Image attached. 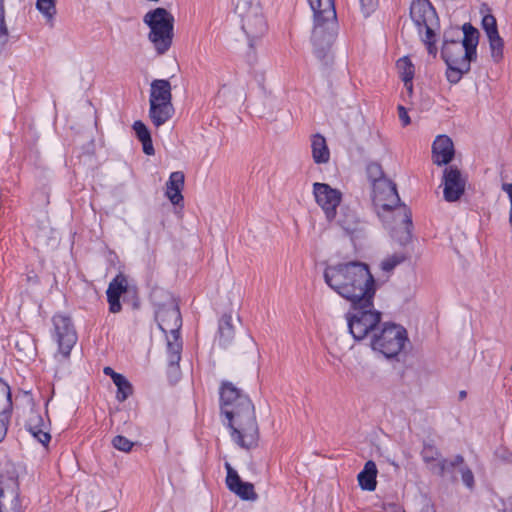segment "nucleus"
<instances>
[{
	"label": "nucleus",
	"mask_w": 512,
	"mask_h": 512,
	"mask_svg": "<svg viewBox=\"0 0 512 512\" xmlns=\"http://www.w3.org/2000/svg\"><path fill=\"white\" fill-rule=\"evenodd\" d=\"M226 420L231 441L242 449L257 446L259 427L255 407L249 396L226 382Z\"/></svg>",
	"instance_id": "1"
},
{
	"label": "nucleus",
	"mask_w": 512,
	"mask_h": 512,
	"mask_svg": "<svg viewBox=\"0 0 512 512\" xmlns=\"http://www.w3.org/2000/svg\"><path fill=\"white\" fill-rule=\"evenodd\" d=\"M369 177L372 178V200L377 209L378 215L386 225V213H392L395 225L391 227V233L399 242L408 241L411 234V213L403 205H400V198L395 184L382 175L380 166L372 164L368 167Z\"/></svg>",
	"instance_id": "2"
},
{
	"label": "nucleus",
	"mask_w": 512,
	"mask_h": 512,
	"mask_svg": "<svg viewBox=\"0 0 512 512\" xmlns=\"http://www.w3.org/2000/svg\"><path fill=\"white\" fill-rule=\"evenodd\" d=\"M326 284L349 302L375 295L376 286L369 267L361 262L329 265L324 271Z\"/></svg>",
	"instance_id": "3"
},
{
	"label": "nucleus",
	"mask_w": 512,
	"mask_h": 512,
	"mask_svg": "<svg viewBox=\"0 0 512 512\" xmlns=\"http://www.w3.org/2000/svg\"><path fill=\"white\" fill-rule=\"evenodd\" d=\"M463 40L446 41L442 47V57L447 65V80L458 83L463 74L470 70V63L476 58L479 33L471 24L463 25Z\"/></svg>",
	"instance_id": "4"
},
{
	"label": "nucleus",
	"mask_w": 512,
	"mask_h": 512,
	"mask_svg": "<svg viewBox=\"0 0 512 512\" xmlns=\"http://www.w3.org/2000/svg\"><path fill=\"white\" fill-rule=\"evenodd\" d=\"M235 13L241 20V29L247 44L243 56L247 64L253 66L258 61V48L267 31V22L261 6L253 0H238Z\"/></svg>",
	"instance_id": "5"
},
{
	"label": "nucleus",
	"mask_w": 512,
	"mask_h": 512,
	"mask_svg": "<svg viewBox=\"0 0 512 512\" xmlns=\"http://www.w3.org/2000/svg\"><path fill=\"white\" fill-rule=\"evenodd\" d=\"M156 320L166 335V353L170 367L178 366L181 360L183 342L180 336L182 318L176 300L170 295L164 304L158 305Z\"/></svg>",
	"instance_id": "6"
},
{
	"label": "nucleus",
	"mask_w": 512,
	"mask_h": 512,
	"mask_svg": "<svg viewBox=\"0 0 512 512\" xmlns=\"http://www.w3.org/2000/svg\"><path fill=\"white\" fill-rule=\"evenodd\" d=\"M374 295L368 294L356 301L350 302L346 313L349 332L355 340L371 337L381 323V313L374 307Z\"/></svg>",
	"instance_id": "7"
},
{
	"label": "nucleus",
	"mask_w": 512,
	"mask_h": 512,
	"mask_svg": "<svg viewBox=\"0 0 512 512\" xmlns=\"http://www.w3.org/2000/svg\"><path fill=\"white\" fill-rule=\"evenodd\" d=\"M143 22L149 28L148 40L158 55L165 54L171 47L174 36V16L164 8L148 11Z\"/></svg>",
	"instance_id": "8"
},
{
	"label": "nucleus",
	"mask_w": 512,
	"mask_h": 512,
	"mask_svg": "<svg viewBox=\"0 0 512 512\" xmlns=\"http://www.w3.org/2000/svg\"><path fill=\"white\" fill-rule=\"evenodd\" d=\"M410 17L428 53L436 56V30L439 27V21L432 4L428 0H413L410 6Z\"/></svg>",
	"instance_id": "9"
},
{
	"label": "nucleus",
	"mask_w": 512,
	"mask_h": 512,
	"mask_svg": "<svg viewBox=\"0 0 512 512\" xmlns=\"http://www.w3.org/2000/svg\"><path fill=\"white\" fill-rule=\"evenodd\" d=\"M312 30L310 40L317 57H323L331 48L338 32L336 12L312 11Z\"/></svg>",
	"instance_id": "10"
},
{
	"label": "nucleus",
	"mask_w": 512,
	"mask_h": 512,
	"mask_svg": "<svg viewBox=\"0 0 512 512\" xmlns=\"http://www.w3.org/2000/svg\"><path fill=\"white\" fill-rule=\"evenodd\" d=\"M369 339L370 346L374 351L386 358H393L403 350L408 337L405 328L401 325L384 323Z\"/></svg>",
	"instance_id": "11"
},
{
	"label": "nucleus",
	"mask_w": 512,
	"mask_h": 512,
	"mask_svg": "<svg viewBox=\"0 0 512 512\" xmlns=\"http://www.w3.org/2000/svg\"><path fill=\"white\" fill-rule=\"evenodd\" d=\"M171 85L168 80H153L150 85L149 116L156 127L166 123L173 115Z\"/></svg>",
	"instance_id": "12"
},
{
	"label": "nucleus",
	"mask_w": 512,
	"mask_h": 512,
	"mask_svg": "<svg viewBox=\"0 0 512 512\" xmlns=\"http://www.w3.org/2000/svg\"><path fill=\"white\" fill-rule=\"evenodd\" d=\"M52 338L57 344L54 360L59 366H65L70 359L71 350L77 342V334L68 316L57 314L52 318Z\"/></svg>",
	"instance_id": "13"
},
{
	"label": "nucleus",
	"mask_w": 512,
	"mask_h": 512,
	"mask_svg": "<svg viewBox=\"0 0 512 512\" xmlns=\"http://www.w3.org/2000/svg\"><path fill=\"white\" fill-rule=\"evenodd\" d=\"M313 196L328 221L336 220L337 208L342 202V192L327 183L315 182Z\"/></svg>",
	"instance_id": "14"
},
{
	"label": "nucleus",
	"mask_w": 512,
	"mask_h": 512,
	"mask_svg": "<svg viewBox=\"0 0 512 512\" xmlns=\"http://www.w3.org/2000/svg\"><path fill=\"white\" fill-rule=\"evenodd\" d=\"M226 486L239 499L246 502H256L258 494L254 484L242 480L238 472L226 463Z\"/></svg>",
	"instance_id": "15"
},
{
	"label": "nucleus",
	"mask_w": 512,
	"mask_h": 512,
	"mask_svg": "<svg viewBox=\"0 0 512 512\" xmlns=\"http://www.w3.org/2000/svg\"><path fill=\"white\" fill-rule=\"evenodd\" d=\"M444 199L455 202L463 195L466 186V178L457 168L450 166L443 172Z\"/></svg>",
	"instance_id": "16"
},
{
	"label": "nucleus",
	"mask_w": 512,
	"mask_h": 512,
	"mask_svg": "<svg viewBox=\"0 0 512 512\" xmlns=\"http://www.w3.org/2000/svg\"><path fill=\"white\" fill-rule=\"evenodd\" d=\"M0 512H20L18 487L14 479L0 477Z\"/></svg>",
	"instance_id": "17"
},
{
	"label": "nucleus",
	"mask_w": 512,
	"mask_h": 512,
	"mask_svg": "<svg viewBox=\"0 0 512 512\" xmlns=\"http://www.w3.org/2000/svg\"><path fill=\"white\" fill-rule=\"evenodd\" d=\"M128 292L127 278L119 274L109 284L106 291L107 301L109 303V311L111 313H118L121 311L120 297Z\"/></svg>",
	"instance_id": "18"
},
{
	"label": "nucleus",
	"mask_w": 512,
	"mask_h": 512,
	"mask_svg": "<svg viewBox=\"0 0 512 512\" xmlns=\"http://www.w3.org/2000/svg\"><path fill=\"white\" fill-rule=\"evenodd\" d=\"M454 156V145L446 135L437 136L432 146V159L438 166L448 164Z\"/></svg>",
	"instance_id": "19"
},
{
	"label": "nucleus",
	"mask_w": 512,
	"mask_h": 512,
	"mask_svg": "<svg viewBox=\"0 0 512 512\" xmlns=\"http://www.w3.org/2000/svg\"><path fill=\"white\" fill-rule=\"evenodd\" d=\"M48 423L36 412H32L27 427L29 432L37 439L41 444L47 446L50 442L51 436L48 432Z\"/></svg>",
	"instance_id": "20"
},
{
	"label": "nucleus",
	"mask_w": 512,
	"mask_h": 512,
	"mask_svg": "<svg viewBox=\"0 0 512 512\" xmlns=\"http://www.w3.org/2000/svg\"><path fill=\"white\" fill-rule=\"evenodd\" d=\"M377 466L374 461L369 460L365 463L364 468L358 474L357 480L360 488L365 491L372 492L377 486Z\"/></svg>",
	"instance_id": "21"
},
{
	"label": "nucleus",
	"mask_w": 512,
	"mask_h": 512,
	"mask_svg": "<svg viewBox=\"0 0 512 512\" xmlns=\"http://www.w3.org/2000/svg\"><path fill=\"white\" fill-rule=\"evenodd\" d=\"M184 185V174L180 171L171 173L166 184V196L173 204H179L183 197L181 194Z\"/></svg>",
	"instance_id": "22"
},
{
	"label": "nucleus",
	"mask_w": 512,
	"mask_h": 512,
	"mask_svg": "<svg viewBox=\"0 0 512 512\" xmlns=\"http://www.w3.org/2000/svg\"><path fill=\"white\" fill-rule=\"evenodd\" d=\"M313 160L318 163H327L330 159V152L326 140L321 135H315L311 143Z\"/></svg>",
	"instance_id": "23"
},
{
	"label": "nucleus",
	"mask_w": 512,
	"mask_h": 512,
	"mask_svg": "<svg viewBox=\"0 0 512 512\" xmlns=\"http://www.w3.org/2000/svg\"><path fill=\"white\" fill-rule=\"evenodd\" d=\"M35 7L45 19L46 24L53 26L57 14L56 0H37Z\"/></svg>",
	"instance_id": "24"
},
{
	"label": "nucleus",
	"mask_w": 512,
	"mask_h": 512,
	"mask_svg": "<svg viewBox=\"0 0 512 512\" xmlns=\"http://www.w3.org/2000/svg\"><path fill=\"white\" fill-rule=\"evenodd\" d=\"M405 259L406 256L402 252L389 254L380 261L379 268L384 274L390 275L397 266L405 261Z\"/></svg>",
	"instance_id": "25"
},
{
	"label": "nucleus",
	"mask_w": 512,
	"mask_h": 512,
	"mask_svg": "<svg viewBox=\"0 0 512 512\" xmlns=\"http://www.w3.org/2000/svg\"><path fill=\"white\" fill-rule=\"evenodd\" d=\"M113 383L117 387L116 398L119 402L125 401L132 394V385L125 376L116 375Z\"/></svg>",
	"instance_id": "26"
},
{
	"label": "nucleus",
	"mask_w": 512,
	"mask_h": 512,
	"mask_svg": "<svg viewBox=\"0 0 512 512\" xmlns=\"http://www.w3.org/2000/svg\"><path fill=\"white\" fill-rule=\"evenodd\" d=\"M9 29L6 22L5 1L0 0V53L8 43Z\"/></svg>",
	"instance_id": "27"
},
{
	"label": "nucleus",
	"mask_w": 512,
	"mask_h": 512,
	"mask_svg": "<svg viewBox=\"0 0 512 512\" xmlns=\"http://www.w3.org/2000/svg\"><path fill=\"white\" fill-rule=\"evenodd\" d=\"M396 67L399 73V76L402 80H413L414 78V65L410 61V59L406 56L400 58L397 63Z\"/></svg>",
	"instance_id": "28"
},
{
	"label": "nucleus",
	"mask_w": 512,
	"mask_h": 512,
	"mask_svg": "<svg viewBox=\"0 0 512 512\" xmlns=\"http://www.w3.org/2000/svg\"><path fill=\"white\" fill-rule=\"evenodd\" d=\"M491 57L495 62H499L503 58L504 42L499 33L496 35L488 36Z\"/></svg>",
	"instance_id": "29"
},
{
	"label": "nucleus",
	"mask_w": 512,
	"mask_h": 512,
	"mask_svg": "<svg viewBox=\"0 0 512 512\" xmlns=\"http://www.w3.org/2000/svg\"><path fill=\"white\" fill-rule=\"evenodd\" d=\"M482 13V28L486 33V36H492L498 34L497 22L495 17L489 13L488 9H481Z\"/></svg>",
	"instance_id": "30"
},
{
	"label": "nucleus",
	"mask_w": 512,
	"mask_h": 512,
	"mask_svg": "<svg viewBox=\"0 0 512 512\" xmlns=\"http://www.w3.org/2000/svg\"><path fill=\"white\" fill-rule=\"evenodd\" d=\"M12 405L9 385L0 378V413L10 410Z\"/></svg>",
	"instance_id": "31"
},
{
	"label": "nucleus",
	"mask_w": 512,
	"mask_h": 512,
	"mask_svg": "<svg viewBox=\"0 0 512 512\" xmlns=\"http://www.w3.org/2000/svg\"><path fill=\"white\" fill-rule=\"evenodd\" d=\"M312 11L327 12L329 15L336 12L334 0H308Z\"/></svg>",
	"instance_id": "32"
},
{
	"label": "nucleus",
	"mask_w": 512,
	"mask_h": 512,
	"mask_svg": "<svg viewBox=\"0 0 512 512\" xmlns=\"http://www.w3.org/2000/svg\"><path fill=\"white\" fill-rule=\"evenodd\" d=\"M337 223L348 233H353L357 227V217L354 212L349 211L343 217L337 219Z\"/></svg>",
	"instance_id": "33"
},
{
	"label": "nucleus",
	"mask_w": 512,
	"mask_h": 512,
	"mask_svg": "<svg viewBox=\"0 0 512 512\" xmlns=\"http://www.w3.org/2000/svg\"><path fill=\"white\" fill-rule=\"evenodd\" d=\"M112 445L119 451L129 452L133 448L134 443L122 435H117L113 438Z\"/></svg>",
	"instance_id": "34"
},
{
	"label": "nucleus",
	"mask_w": 512,
	"mask_h": 512,
	"mask_svg": "<svg viewBox=\"0 0 512 512\" xmlns=\"http://www.w3.org/2000/svg\"><path fill=\"white\" fill-rule=\"evenodd\" d=\"M133 129L140 141L151 137L147 127L141 121H135L133 124Z\"/></svg>",
	"instance_id": "35"
},
{
	"label": "nucleus",
	"mask_w": 512,
	"mask_h": 512,
	"mask_svg": "<svg viewBox=\"0 0 512 512\" xmlns=\"http://www.w3.org/2000/svg\"><path fill=\"white\" fill-rule=\"evenodd\" d=\"M378 0H360L362 12L365 16H369L377 6Z\"/></svg>",
	"instance_id": "36"
},
{
	"label": "nucleus",
	"mask_w": 512,
	"mask_h": 512,
	"mask_svg": "<svg viewBox=\"0 0 512 512\" xmlns=\"http://www.w3.org/2000/svg\"><path fill=\"white\" fill-rule=\"evenodd\" d=\"M461 478H462V481L463 483L468 487V488H472L473 485H474V476H473V473L471 470L467 469V468H463L461 470Z\"/></svg>",
	"instance_id": "37"
},
{
	"label": "nucleus",
	"mask_w": 512,
	"mask_h": 512,
	"mask_svg": "<svg viewBox=\"0 0 512 512\" xmlns=\"http://www.w3.org/2000/svg\"><path fill=\"white\" fill-rule=\"evenodd\" d=\"M398 115L399 119L402 122L404 126H407L410 124V117L408 116L407 110L403 106H398Z\"/></svg>",
	"instance_id": "38"
},
{
	"label": "nucleus",
	"mask_w": 512,
	"mask_h": 512,
	"mask_svg": "<svg viewBox=\"0 0 512 512\" xmlns=\"http://www.w3.org/2000/svg\"><path fill=\"white\" fill-rule=\"evenodd\" d=\"M141 143H142L143 151L145 154H147V155L154 154V148H153L151 137L148 139H145V140H141Z\"/></svg>",
	"instance_id": "39"
},
{
	"label": "nucleus",
	"mask_w": 512,
	"mask_h": 512,
	"mask_svg": "<svg viewBox=\"0 0 512 512\" xmlns=\"http://www.w3.org/2000/svg\"><path fill=\"white\" fill-rule=\"evenodd\" d=\"M2 414L3 413H0V441L5 437L7 432V426L5 422L6 417H4Z\"/></svg>",
	"instance_id": "40"
},
{
	"label": "nucleus",
	"mask_w": 512,
	"mask_h": 512,
	"mask_svg": "<svg viewBox=\"0 0 512 512\" xmlns=\"http://www.w3.org/2000/svg\"><path fill=\"white\" fill-rule=\"evenodd\" d=\"M219 395H220L219 406H220V411L222 412L224 409V382H222L219 387Z\"/></svg>",
	"instance_id": "41"
},
{
	"label": "nucleus",
	"mask_w": 512,
	"mask_h": 512,
	"mask_svg": "<svg viewBox=\"0 0 512 512\" xmlns=\"http://www.w3.org/2000/svg\"><path fill=\"white\" fill-rule=\"evenodd\" d=\"M502 189L508 195L511 205H512V184L505 183L502 185Z\"/></svg>",
	"instance_id": "42"
},
{
	"label": "nucleus",
	"mask_w": 512,
	"mask_h": 512,
	"mask_svg": "<svg viewBox=\"0 0 512 512\" xmlns=\"http://www.w3.org/2000/svg\"><path fill=\"white\" fill-rule=\"evenodd\" d=\"M402 81L404 83V87H405L408 95L411 96L412 93H413V83H412V80L405 79V80H402Z\"/></svg>",
	"instance_id": "43"
},
{
	"label": "nucleus",
	"mask_w": 512,
	"mask_h": 512,
	"mask_svg": "<svg viewBox=\"0 0 512 512\" xmlns=\"http://www.w3.org/2000/svg\"><path fill=\"white\" fill-rule=\"evenodd\" d=\"M103 371H104L105 375L111 377L113 382H114L115 376L120 375L119 373L115 372L111 367H105Z\"/></svg>",
	"instance_id": "44"
},
{
	"label": "nucleus",
	"mask_w": 512,
	"mask_h": 512,
	"mask_svg": "<svg viewBox=\"0 0 512 512\" xmlns=\"http://www.w3.org/2000/svg\"><path fill=\"white\" fill-rule=\"evenodd\" d=\"M225 325H226V339L233 337L234 332H233V329L227 319H226Z\"/></svg>",
	"instance_id": "45"
},
{
	"label": "nucleus",
	"mask_w": 512,
	"mask_h": 512,
	"mask_svg": "<svg viewBox=\"0 0 512 512\" xmlns=\"http://www.w3.org/2000/svg\"><path fill=\"white\" fill-rule=\"evenodd\" d=\"M387 512H405V510L402 507L390 505L387 509Z\"/></svg>",
	"instance_id": "46"
},
{
	"label": "nucleus",
	"mask_w": 512,
	"mask_h": 512,
	"mask_svg": "<svg viewBox=\"0 0 512 512\" xmlns=\"http://www.w3.org/2000/svg\"><path fill=\"white\" fill-rule=\"evenodd\" d=\"M438 464H439V466H440V468H439V473H442V471H443V469H444V466H443V464H442V462H441L440 460L438 461Z\"/></svg>",
	"instance_id": "47"
},
{
	"label": "nucleus",
	"mask_w": 512,
	"mask_h": 512,
	"mask_svg": "<svg viewBox=\"0 0 512 512\" xmlns=\"http://www.w3.org/2000/svg\"><path fill=\"white\" fill-rule=\"evenodd\" d=\"M462 461H463V458H462V457H460V456H457V458H456V462H462Z\"/></svg>",
	"instance_id": "48"
},
{
	"label": "nucleus",
	"mask_w": 512,
	"mask_h": 512,
	"mask_svg": "<svg viewBox=\"0 0 512 512\" xmlns=\"http://www.w3.org/2000/svg\"><path fill=\"white\" fill-rule=\"evenodd\" d=\"M465 395H466L465 391H462V392L460 393V397H462V398H463V397H465Z\"/></svg>",
	"instance_id": "49"
},
{
	"label": "nucleus",
	"mask_w": 512,
	"mask_h": 512,
	"mask_svg": "<svg viewBox=\"0 0 512 512\" xmlns=\"http://www.w3.org/2000/svg\"><path fill=\"white\" fill-rule=\"evenodd\" d=\"M424 460L428 462L429 458L426 455H424Z\"/></svg>",
	"instance_id": "50"
}]
</instances>
